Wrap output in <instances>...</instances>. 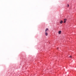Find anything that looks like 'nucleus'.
<instances>
[{"instance_id":"obj_1","label":"nucleus","mask_w":76,"mask_h":76,"mask_svg":"<svg viewBox=\"0 0 76 76\" xmlns=\"http://www.w3.org/2000/svg\"><path fill=\"white\" fill-rule=\"evenodd\" d=\"M47 31H48V28H47L45 29V32H47Z\"/></svg>"},{"instance_id":"obj_2","label":"nucleus","mask_w":76,"mask_h":76,"mask_svg":"<svg viewBox=\"0 0 76 76\" xmlns=\"http://www.w3.org/2000/svg\"><path fill=\"white\" fill-rule=\"evenodd\" d=\"M45 35L46 36H47L48 35V33H47V32H45Z\"/></svg>"},{"instance_id":"obj_3","label":"nucleus","mask_w":76,"mask_h":76,"mask_svg":"<svg viewBox=\"0 0 76 76\" xmlns=\"http://www.w3.org/2000/svg\"><path fill=\"white\" fill-rule=\"evenodd\" d=\"M66 19H64V23H66Z\"/></svg>"},{"instance_id":"obj_4","label":"nucleus","mask_w":76,"mask_h":76,"mask_svg":"<svg viewBox=\"0 0 76 76\" xmlns=\"http://www.w3.org/2000/svg\"><path fill=\"white\" fill-rule=\"evenodd\" d=\"M61 31H59L58 32L59 34H61Z\"/></svg>"},{"instance_id":"obj_5","label":"nucleus","mask_w":76,"mask_h":76,"mask_svg":"<svg viewBox=\"0 0 76 76\" xmlns=\"http://www.w3.org/2000/svg\"><path fill=\"white\" fill-rule=\"evenodd\" d=\"M63 21L61 20V21L60 22V23H63Z\"/></svg>"},{"instance_id":"obj_6","label":"nucleus","mask_w":76,"mask_h":76,"mask_svg":"<svg viewBox=\"0 0 76 76\" xmlns=\"http://www.w3.org/2000/svg\"><path fill=\"white\" fill-rule=\"evenodd\" d=\"M67 6H68V7H69V5L68 4L67 5Z\"/></svg>"},{"instance_id":"obj_7","label":"nucleus","mask_w":76,"mask_h":76,"mask_svg":"<svg viewBox=\"0 0 76 76\" xmlns=\"http://www.w3.org/2000/svg\"><path fill=\"white\" fill-rule=\"evenodd\" d=\"M69 57H70V58H72V56H69Z\"/></svg>"}]
</instances>
